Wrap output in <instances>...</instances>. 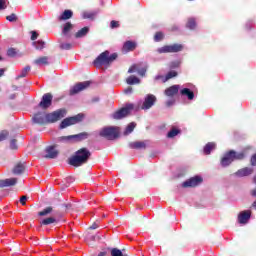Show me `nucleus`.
I'll use <instances>...</instances> for the list:
<instances>
[{"label":"nucleus","instance_id":"nucleus-52","mask_svg":"<svg viewBox=\"0 0 256 256\" xmlns=\"http://www.w3.org/2000/svg\"><path fill=\"white\" fill-rule=\"evenodd\" d=\"M124 93H125V95H129V94L133 93V87L129 86L128 88H126L124 90Z\"/></svg>","mask_w":256,"mask_h":256},{"label":"nucleus","instance_id":"nucleus-48","mask_svg":"<svg viewBox=\"0 0 256 256\" xmlns=\"http://www.w3.org/2000/svg\"><path fill=\"white\" fill-rule=\"evenodd\" d=\"M138 69L139 67L136 64H134L128 69V73H135V71L138 72Z\"/></svg>","mask_w":256,"mask_h":256},{"label":"nucleus","instance_id":"nucleus-61","mask_svg":"<svg viewBox=\"0 0 256 256\" xmlns=\"http://www.w3.org/2000/svg\"><path fill=\"white\" fill-rule=\"evenodd\" d=\"M1 59H2V58H1V56H0V61H1Z\"/></svg>","mask_w":256,"mask_h":256},{"label":"nucleus","instance_id":"nucleus-23","mask_svg":"<svg viewBox=\"0 0 256 256\" xmlns=\"http://www.w3.org/2000/svg\"><path fill=\"white\" fill-rule=\"evenodd\" d=\"M180 94L184 95L185 97H188L189 101H193V99H195V93L191 91V89L189 88H183L180 91Z\"/></svg>","mask_w":256,"mask_h":256},{"label":"nucleus","instance_id":"nucleus-57","mask_svg":"<svg viewBox=\"0 0 256 256\" xmlns=\"http://www.w3.org/2000/svg\"><path fill=\"white\" fill-rule=\"evenodd\" d=\"M89 229H92V230H94V229H99V224H98V223H93V224L89 227Z\"/></svg>","mask_w":256,"mask_h":256},{"label":"nucleus","instance_id":"nucleus-37","mask_svg":"<svg viewBox=\"0 0 256 256\" xmlns=\"http://www.w3.org/2000/svg\"><path fill=\"white\" fill-rule=\"evenodd\" d=\"M111 256H127V254H123V251H121L119 248H112L110 251Z\"/></svg>","mask_w":256,"mask_h":256},{"label":"nucleus","instance_id":"nucleus-17","mask_svg":"<svg viewBox=\"0 0 256 256\" xmlns=\"http://www.w3.org/2000/svg\"><path fill=\"white\" fill-rule=\"evenodd\" d=\"M179 93V85H172L164 91L166 97H175Z\"/></svg>","mask_w":256,"mask_h":256},{"label":"nucleus","instance_id":"nucleus-59","mask_svg":"<svg viewBox=\"0 0 256 256\" xmlns=\"http://www.w3.org/2000/svg\"><path fill=\"white\" fill-rule=\"evenodd\" d=\"M92 101H93V103H97V101H99V98H97V97H96V98H93Z\"/></svg>","mask_w":256,"mask_h":256},{"label":"nucleus","instance_id":"nucleus-39","mask_svg":"<svg viewBox=\"0 0 256 256\" xmlns=\"http://www.w3.org/2000/svg\"><path fill=\"white\" fill-rule=\"evenodd\" d=\"M98 12H84L83 19H95Z\"/></svg>","mask_w":256,"mask_h":256},{"label":"nucleus","instance_id":"nucleus-21","mask_svg":"<svg viewBox=\"0 0 256 256\" xmlns=\"http://www.w3.org/2000/svg\"><path fill=\"white\" fill-rule=\"evenodd\" d=\"M14 175H23V173H25V163L23 162H18L13 170H12Z\"/></svg>","mask_w":256,"mask_h":256},{"label":"nucleus","instance_id":"nucleus-50","mask_svg":"<svg viewBox=\"0 0 256 256\" xmlns=\"http://www.w3.org/2000/svg\"><path fill=\"white\" fill-rule=\"evenodd\" d=\"M10 147H11V149H17V140L12 139L10 141Z\"/></svg>","mask_w":256,"mask_h":256},{"label":"nucleus","instance_id":"nucleus-25","mask_svg":"<svg viewBox=\"0 0 256 256\" xmlns=\"http://www.w3.org/2000/svg\"><path fill=\"white\" fill-rule=\"evenodd\" d=\"M87 33H89V27H83L78 32L75 33L74 37L76 39H81L83 37L87 36Z\"/></svg>","mask_w":256,"mask_h":256},{"label":"nucleus","instance_id":"nucleus-12","mask_svg":"<svg viewBox=\"0 0 256 256\" xmlns=\"http://www.w3.org/2000/svg\"><path fill=\"white\" fill-rule=\"evenodd\" d=\"M53 104V94L46 93L42 96V100L38 104L41 109H49Z\"/></svg>","mask_w":256,"mask_h":256},{"label":"nucleus","instance_id":"nucleus-36","mask_svg":"<svg viewBox=\"0 0 256 256\" xmlns=\"http://www.w3.org/2000/svg\"><path fill=\"white\" fill-rule=\"evenodd\" d=\"M180 133L181 131L179 129L173 128L168 132L167 137L168 139H173V137H177Z\"/></svg>","mask_w":256,"mask_h":256},{"label":"nucleus","instance_id":"nucleus-38","mask_svg":"<svg viewBox=\"0 0 256 256\" xmlns=\"http://www.w3.org/2000/svg\"><path fill=\"white\" fill-rule=\"evenodd\" d=\"M71 29H73V24L71 22H67L62 30L63 35H67V33H69V31H71Z\"/></svg>","mask_w":256,"mask_h":256},{"label":"nucleus","instance_id":"nucleus-53","mask_svg":"<svg viewBox=\"0 0 256 256\" xmlns=\"http://www.w3.org/2000/svg\"><path fill=\"white\" fill-rule=\"evenodd\" d=\"M179 67V62H171L170 63V69H176Z\"/></svg>","mask_w":256,"mask_h":256},{"label":"nucleus","instance_id":"nucleus-16","mask_svg":"<svg viewBox=\"0 0 256 256\" xmlns=\"http://www.w3.org/2000/svg\"><path fill=\"white\" fill-rule=\"evenodd\" d=\"M251 219V211L245 210L238 215V223L245 225Z\"/></svg>","mask_w":256,"mask_h":256},{"label":"nucleus","instance_id":"nucleus-49","mask_svg":"<svg viewBox=\"0 0 256 256\" xmlns=\"http://www.w3.org/2000/svg\"><path fill=\"white\" fill-rule=\"evenodd\" d=\"M37 37H39V33L37 31H31V41H36Z\"/></svg>","mask_w":256,"mask_h":256},{"label":"nucleus","instance_id":"nucleus-5","mask_svg":"<svg viewBox=\"0 0 256 256\" xmlns=\"http://www.w3.org/2000/svg\"><path fill=\"white\" fill-rule=\"evenodd\" d=\"M99 135L100 137H104L109 141H113L114 139H117L119 137V127H115V126L104 127L99 132Z\"/></svg>","mask_w":256,"mask_h":256},{"label":"nucleus","instance_id":"nucleus-6","mask_svg":"<svg viewBox=\"0 0 256 256\" xmlns=\"http://www.w3.org/2000/svg\"><path fill=\"white\" fill-rule=\"evenodd\" d=\"M83 119H85V115L83 114L65 118L60 123V129H67V127H71V125H77V123H81Z\"/></svg>","mask_w":256,"mask_h":256},{"label":"nucleus","instance_id":"nucleus-4","mask_svg":"<svg viewBox=\"0 0 256 256\" xmlns=\"http://www.w3.org/2000/svg\"><path fill=\"white\" fill-rule=\"evenodd\" d=\"M85 139H89L88 132H81L79 134L69 136H61L58 138V141L59 143H79L81 141H85Z\"/></svg>","mask_w":256,"mask_h":256},{"label":"nucleus","instance_id":"nucleus-41","mask_svg":"<svg viewBox=\"0 0 256 256\" xmlns=\"http://www.w3.org/2000/svg\"><path fill=\"white\" fill-rule=\"evenodd\" d=\"M9 137V131L7 130H2L0 132V142L1 141H5V139H7Z\"/></svg>","mask_w":256,"mask_h":256},{"label":"nucleus","instance_id":"nucleus-30","mask_svg":"<svg viewBox=\"0 0 256 256\" xmlns=\"http://www.w3.org/2000/svg\"><path fill=\"white\" fill-rule=\"evenodd\" d=\"M213 149H215V143L213 142L207 143L204 147L205 155H211V151H213Z\"/></svg>","mask_w":256,"mask_h":256},{"label":"nucleus","instance_id":"nucleus-58","mask_svg":"<svg viewBox=\"0 0 256 256\" xmlns=\"http://www.w3.org/2000/svg\"><path fill=\"white\" fill-rule=\"evenodd\" d=\"M5 75V69H0V77H3Z\"/></svg>","mask_w":256,"mask_h":256},{"label":"nucleus","instance_id":"nucleus-55","mask_svg":"<svg viewBox=\"0 0 256 256\" xmlns=\"http://www.w3.org/2000/svg\"><path fill=\"white\" fill-rule=\"evenodd\" d=\"M63 207H65L66 211H69L70 209H73V204L71 203L63 204Z\"/></svg>","mask_w":256,"mask_h":256},{"label":"nucleus","instance_id":"nucleus-43","mask_svg":"<svg viewBox=\"0 0 256 256\" xmlns=\"http://www.w3.org/2000/svg\"><path fill=\"white\" fill-rule=\"evenodd\" d=\"M7 21H9L10 23H15L17 21V15L15 13H12L9 16H6Z\"/></svg>","mask_w":256,"mask_h":256},{"label":"nucleus","instance_id":"nucleus-54","mask_svg":"<svg viewBox=\"0 0 256 256\" xmlns=\"http://www.w3.org/2000/svg\"><path fill=\"white\" fill-rule=\"evenodd\" d=\"M174 104H175V99L168 100L166 102V107H172V105H174Z\"/></svg>","mask_w":256,"mask_h":256},{"label":"nucleus","instance_id":"nucleus-22","mask_svg":"<svg viewBox=\"0 0 256 256\" xmlns=\"http://www.w3.org/2000/svg\"><path fill=\"white\" fill-rule=\"evenodd\" d=\"M130 149H147V142L145 141H136L130 143Z\"/></svg>","mask_w":256,"mask_h":256},{"label":"nucleus","instance_id":"nucleus-44","mask_svg":"<svg viewBox=\"0 0 256 256\" xmlns=\"http://www.w3.org/2000/svg\"><path fill=\"white\" fill-rule=\"evenodd\" d=\"M138 75H140V77H145L146 73H147V67H143V68H138Z\"/></svg>","mask_w":256,"mask_h":256},{"label":"nucleus","instance_id":"nucleus-32","mask_svg":"<svg viewBox=\"0 0 256 256\" xmlns=\"http://www.w3.org/2000/svg\"><path fill=\"white\" fill-rule=\"evenodd\" d=\"M53 223H57V218H55V216L45 218L41 221V225H51Z\"/></svg>","mask_w":256,"mask_h":256},{"label":"nucleus","instance_id":"nucleus-34","mask_svg":"<svg viewBox=\"0 0 256 256\" xmlns=\"http://www.w3.org/2000/svg\"><path fill=\"white\" fill-rule=\"evenodd\" d=\"M33 47H35V49L37 50H42V49H45V41H42V40H38V41H34L32 43Z\"/></svg>","mask_w":256,"mask_h":256},{"label":"nucleus","instance_id":"nucleus-3","mask_svg":"<svg viewBox=\"0 0 256 256\" xmlns=\"http://www.w3.org/2000/svg\"><path fill=\"white\" fill-rule=\"evenodd\" d=\"M242 159H245V153L243 152L237 153L234 150H230L224 154V157L221 159L220 163L222 167H229V165L233 161H242Z\"/></svg>","mask_w":256,"mask_h":256},{"label":"nucleus","instance_id":"nucleus-51","mask_svg":"<svg viewBox=\"0 0 256 256\" xmlns=\"http://www.w3.org/2000/svg\"><path fill=\"white\" fill-rule=\"evenodd\" d=\"M27 199H29V197H27V196H22V197L20 198V203H21V205H27Z\"/></svg>","mask_w":256,"mask_h":256},{"label":"nucleus","instance_id":"nucleus-56","mask_svg":"<svg viewBox=\"0 0 256 256\" xmlns=\"http://www.w3.org/2000/svg\"><path fill=\"white\" fill-rule=\"evenodd\" d=\"M91 241H101V237L98 235H93L90 237Z\"/></svg>","mask_w":256,"mask_h":256},{"label":"nucleus","instance_id":"nucleus-20","mask_svg":"<svg viewBox=\"0 0 256 256\" xmlns=\"http://www.w3.org/2000/svg\"><path fill=\"white\" fill-rule=\"evenodd\" d=\"M17 185V178H8L5 180H0V187H13Z\"/></svg>","mask_w":256,"mask_h":256},{"label":"nucleus","instance_id":"nucleus-24","mask_svg":"<svg viewBox=\"0 0 256 256\" xmlns=\"http://www.w3.org/2000/svg\"><path fill=\"white\" fill-rule=\"evenodd\" d=\"M73 17L72 10H65L59 17L58 21H67Z\"/></svg>","mask_w":256,"mask_h":256},{"label":"nucleus","instance_id":"nucleus-40","mask_svg":"<svg viewBox=\"0 0 256 256\" xmlns=\"http://www.w3.org/2000/svg\"><path fill=\"white\" fill-rule=\"evenodd\" d=\"M177 71H170L165 76V81H169V79H173V77H177Z\"/></svg>","mask_w":256,"mask_h":256},{"label":"nucleus","instance_id":"nucleus-47","mask_svg":"<svg viewBox=\"0 0 256 256\" xmlns=\"http://www.w3.org/2000/svg\"><path fill=\"white\" fill-rule=\"evenodd\" d=\"M7 9V0H0V11Z\"/></svg>","mask_w":256,"mask_h":256},{"label":"nucleus","instance_id":"nucleus-60","mask_svg":"<svg viewBox=\"0 0 256 256\" xmlns=\"http://www.w3.org/2000/svg\"><path fill=\"white\" fill-rule=\"evenodd\" d=\"M188 1H194V0H188Z\"/></svg>","mask_w":256,"mask_h":256},{"label":"nucleus","instance_id":"nucleus-26","mask_svg":"<svg viewBox=\"0 0 256 256\" xmlns=\"http://www.w3.org/2000/svg\"><path fill=\"white\" fill-rule=\"evenodd\" d=\"M34 65H49V57L41 56L34 60Z\"/></svg>","mask_w":256,"mask_h":256},{"label":"nucleus","instance_id":"nucleus-2","mask_svg":"<svg viewBox=\"0 0 256 256\" xmlns=\"http://www.w3.org/2000/svg\"><path fill=\"white\" fill-rule=\"evenodd\" d=\"M117 57H119V55L117 53H113L110 55L109 50H106V51L102 52L93 61V65L97 69H101V67H103V65H111V63H113V61H115L117 59Z\"/></svg>","mask_w":256,"mask_h":256},{"label":"nucleus","instance_id":"nucleus-31","mask_svg":"<svg viewBox=\"0 0 256 256\" xmlns=\"http://www.w3.org/2000/svg\"><path fill=\"white\" fill-rule=\"evenodd\" d=\"M186 27L191 31L195 30L197 27V22L195 21V18H189Z\"/></svg>","mask_w":256,"mask_h":256},{"label":"nucleus","instance_id":"nucleus-46","mask_svg":"<svg viewBox=\"0 0 256 256\" xmlns=\"http://www.w3.org/2000/svg\"><path fill=\"white\" fill-rule=\"evenodd\" d=\"M110 27H111V29H117V27H120V24L118 21L112 20L110 22Z\"/></svg>","mask_w":256,"mask_h":256},{"label":"nucleus","instance_id":"nucleus-42","mask_svg":"<svg viewBox=\"0 0 256 256\" xmlns=\"http://www.w3.org/2000/svg\"><path fill=\"white\" fill-rule=\"evenodd\" d=\"M73 45L71 43H62L60 44V49L64 51H69V49H72Z\"/></svg>","mask_w":256,"mask_h":256},{"label":"nucleus","instance_id":"nucleus-29","mask_svg":"<svg viewBox=\"0 0 256 256\" xmlns=\"http://www.w3.org/2000/svg\"><path fill=\"white\" fill-rule=\"evenodd\" d=\"M53 213V207L48 206L44 208L42 211L38 212L39 217H47V215H51Z\"/></svg>","mask_w":256,"mask_h":256},{"label":"nucleus","instance_id":"nucleus-28","mask_svg":"<svg viewBox=\"0 0 256 256\" xmlns=\"http://www.w3.org/2000/svg\"><path fill=\"white\" fill-rule=\"evenodd\" d=\"M29 71H31V66H26L18 76H16V80L19 81V79H23L27 75H29Z\"/></svg>","mask_w":256,"mask_h":256},{"label":"nucleus","instance_id":"nucleus-1","mask_svg":"<svg viewBox=\"0 0 256 256\" xmlns=\"http://www.w3.org/2000/svg\"><path fill=\"white\" fill-rule=\"evenodd\" d=\"M90 158L91 151L87 148H80L68 159V164L72 165V167H81V165H85Z\"/></svg>","mask_w":256,"mask_h":256},{"label":"nucleus","instance_id":"nucleus-10","mask_svg":"<svg viewBox=\"0 0 256 256\" xmlns=\"http://www.w3.org/2000/svg\"><path fill=\"white\" fill-rule=\"evenodd\" d=\"M90 85V81L79 82L69 90V95H77V93H81V91H85V89L89 88Z\"/></svg>","mask_w":256,"mask_h":256},{"label":"nucleus","instance_id":"nucleus-8","mask_svg":"<svg viewBox=\"0 0 256 256\" xmlns=\"http://www.w3.org/2000/svg\"><path fill=\"white\" fill-rule=\"evenodd\" d=\"M65 115H67V110H65L64 108L58 109L51 113H47L46 114L47 123H57V121H61V119H63Z\"/></svg>","mask_w":256,"mask_h":256},{"label":"nucleus","instance_id":"nucleus-15","mask_svg":"<svg viewBox=\"0 0 256 256\" xmlns=\"http://www.w3.org/2000/svg\"><path fill=\"white\" fill-rule=\"evenodd\" d=\"M137 49V42L128 40L123 44L122 53H130L131 51H135Z\"/></svg>","mask_w":256,"mask_h":256},{"label":"nucleus","instance_id":"nucleus-18","mask_svg":"<svg viewBox=\"0 0 256 256\" xmlns=\"http://www.w3.org/2000/svg\"><path fill=\"white\" fill-rule=\"evenodd\" d=\"M46 159H56L57 155H59V151L55 150V146H49L46 149Z\"/></svg>","mask_w":256,"mask_h":256},{"label":"nucleus","instance_id":"nucleus-13","mask_svg":"<svg viewBox=\"0 0 256 256\" xmlns=\"http://www.w3.org/2000/svg\"><path fill=\"white\" fill-rule=\"evenodd\" d=\"M156 101H157V97H155V95L148 94L144 99L141 109L144 111H146L147 109H151V107L155 105Z\"/></svg>","mask_w":256,"mask_h":256},{"label":"nucleus","instance_id":"nucleus-11","mask_svg":"<svg viewBox=\"0 0 256 256\" xmlns=\"http://www.w3.org/2000/svg\"><path fill=\"white\" fill-rule=\"evenodd\" d=\"M201 183H203V178L201 176H194L184 181L182 187H184V189H187L188 187H197L198 185H201Z\"/></svg>","mask_w":256,"mask_h":256},{"label":"nucleus","instance_id":"nucleus-35","mask_svg":"<svg viewBox=\"0 0 256 256\" xmlns=\"http://www.w3.org/2000/svg\"><path fill=\"white\" fill-rule=\"evenodd\" d=\"M165 39V34L161 31H158L154 35V41L155 43H159L160 41H163Z\"/></svg>","mask_w":256,"mask_h":256},{"label":"nucleus","instance_id":"nucleus-19","mask_svg":"<svg viewBox=\"0 0 256 256\" xmlns=\"http://www.w3.org/2000/svg\"><path fill=\"white\" fill-rule=\"evenodd\" d=\"M253 173V168H249V167H244L242 169H239L235 175L237 177H249V175H252Z\"/></svg>","mask_w":256,"mask_h":256},{"label":"nucleus","instance_id":"nucleus-9","mask_svg":"<svg viewBox=\"0 0 256 256\" xmlns=\"http://www.w3.org/2000/svg\"><path fill=\"white\" fill-rule=\"evenodd\" d=\"M183 51L181 44L164 45L156 50V53L163 55V53H179Z\"/></svg>","mask_w":256,"mask_h":256},{"label":"nucleus","instance_id":"nucleus-14","mask_svg":"<svg viewBox=\"0 0 256 256\" xmlns=\"http://www.w3.org/2000/svg\"><path fill=\"white\" fill-rule=\"evenodd\" d=\"M32 121L37 125H47V114L45 112H38L34 114Z\"/></svg>","mask_w":256,"mask_h":256},{"label":"nucleus","instance_id":"nucleus-33","mask_svg":"<svg viewBox=\"0 0 256 256\" xmlns=\"http://www.w3.org/2000/svg\"><path fill=\"white\" fill-rule=\"evenodd\" d=\"M135 127H137V124L135 122L128 124V126L124 131V135H130V133H133V131L135 130Z\"/></svg>","mask_w":256,"mask_h":256},{"label":"nucleus","instance_id":"nucleus-45","mask_svg":"<svg viewBox=\"0 0 256 256\" xmlns=\"http://www.w3.org/2000/svg\"><path fill=\"white\" fill-rule=\"evenodd\" d=\"M8 57H15L17 55V51L14 48H9L7 51Z\"/></svg>","mask_w":256,"mask_h":256},{"label":"nucleus","instance_id":"nucleus-27","mask_svg":"<svg viewBox=\"0 0 256 256\" xmlns=\"http://www.w3.org/2000/svg\"><path fill=\"white\" fill-rule=\"evenodd\" d=\"M126 83L127 85H139L141 80L137 76L131 75L126 79Z\"/></svg>","mask_w":256,"mask_h":256},{"label":"nucleus","instance_id":"nucleus-7","mask_svg":"<svg viewBox=\"0 0 256 256\" xmlns=\"http://www.w3.org/2000/svg\"><path fill=\"white\" fill-rule=\"evenodd\" d=\"M133 109H135V105L126 104L125 107L114 112L112 114V118L115 119L116 121H119V119H125V117H127L131 113V111H133Z\"/></svg>","mask_w":256,"mask_h":256}]
</instances>
